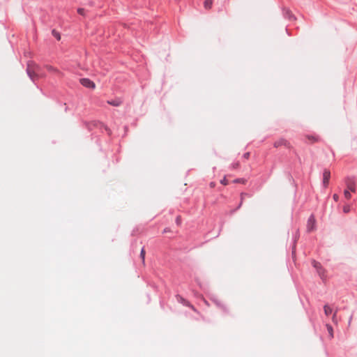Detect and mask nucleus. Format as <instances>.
I'll use <instances>...</instances> for the list:
<instances>
[{
	"label": "nucleus",
	"instance_id": "nucleus-1",
	"mask_svg": "<svg viewBox=\"0 0 357 357\" xmlns=\"http://www.w3.org/2000/svg\"><path fill=\"white\" fill-rule=\"evenodd\" d=\"M312 264L314 268H316L317 273L321 277L322 280L326 279V271L325 269L321 266V264L318 261H316L315 260H313L312 261Z\"/></svg>",
	"mask_w": 357,
	"mask_h": 357
},
{
	"label": "nucleus",
	"instance_id": "nucleus-2",
	"mask_svg": "<svg viewBox=\"0 0 357 357\" xmlns=\"http://www.w3.org/2000/svg\"><path fill=\"white\" fill-rule=\"evenodd\" d=\"M274 147L278 148L280 146H284L287 149H291V145L289 142H288L287 139L281 138L278 140L275 141L273 144Z\"/></svg>",
	"mask_w": 357,
	"mask_h": 357
},
{
	"label": "nucleus",
	"instance_id": "nucleus-3",
	"mask_svg": "<svg viewBox=\"0 0 357 357\" xmlns=\"http://www.w3.org/2000/svg\"><path fill=\"white\" fill-rule=\"evenodd\" d=\"M331 178V172L328 169H324L323 173V185L324 188H327Z\"/></svg>",
	"mask_w": 357,
	"mask_h": 357
},
{
	"label": "nucleus",
	"instance_id": "nucleus-4",
	"mask_svg": "<svg viewBox=\"0 0 357 357\" xmlns=\"http://www.w3.org/2000/svg\"><path fill=\"white\" fill-rule=\"evenodd\" d=\"M80 83L85 87L89 89H94L96 85L93 82L87 78H82L80 79Z\"/></svg>",
	"mask_w": 357,
	"mask_h": 357
},
{
	"label": "nucleus",
	"instance_id": "nucleus-5",
	"mask_svg": "<svg viewBox=\"0 0 357 357\" xmlns=\"http://www.w3.org/2000/svg\"><path fill=\"white\" fill-rule=\"evenodd\" d=\"M316 220L313 215H310L307 220V229L308 231H312L315 228Z\"/></svg>",
	"mask_w": 357,
	"mask_h": 357
},
{
	"label": "nucleus",
	"instance_id": "nucleus-6",
	"mask_svg": "<svg viewBox=\"0 0 357 357\" xmlns=\"http://www.w3.org/2000/svg\"><path fill=\"white\" fill-rule=\"evenodd\" d=\"M346 185H347V188L348 190L352 192H356V184H355V182L351 179V178H347L346 180Z\"/></svg>",
	"mask_w": 357,
	"mask_h": 357
},
{
	"label": "nucleus",
	"instance_id": "nucleus-7",
	"mask_svg": "<svg viewBox=\"0 0 357 357\" xmlns=\"http://www.w3.org/2000/svg\"><path fill=\"white\" fill-rule=\"evenodd\" d=\"M45 68L50 73H54L59 76H63V73L61 72L52 66H46Z\"/></svg>",
	"mask_w": 357,
	"mask_h": 357
},
{
	"label": "nucleus",
	"instance_id": "nucleus-8",
	"mask_svg": "<svg viewBox=\"0 0 357 357\" xmlns=\"http://www.w3.org/2000/svg\"><path fill=\"white\" fill-rule=\"evenodd\" d=\"M305 137L307 139L309 142L311 143V144L317 142L319 141V137L317 136H315V135H307L305 136Z\"/></svg>",
	"mask_w": 357,
	"mask_h": 357
},
{
	"label": "nucleus",
	"instance_id": "nucleus-9",
	"mask_svg": "<svg viewBox=\"0 0 357 357\" xmlns=\"http://www.w3.org/2000/svg\"><path fill=\"white\" fill-rule=\"evenodd\" d=\"M324 314L326 316H329L333 312L332 307L328 304H326L324 306Z\"/></svg>",
	"mask_w": 357,
	"mask_h": 357
},
{
	"label": "nucleus",
	"instance_id": "nucleus-10",
	"mask_svg": "<svg viewBox=\"0 0 357 357\" xmlns=\"http://www.w3.org/2000/svg\"><path fill=\"white\" fill-rule=\"evenodd\" d=\"M213 0H205L204 2V7L206 10H210L213 6Z\"/></svg>",
	"mask_w": 357,
	"mask_h": 357
},
{
	"label": "nucleus",
	"instance_id": "nucleus-11",
	"mask_svg": "<svg viewBox=\"0 0 357 357\" xmlns=\"http://www.w3.org/2000/svg\"><path fill=\"white\" fill-rule=\"evenodd\" d=\"M245 197H249L250 195L248 193H245V192H242L241 194V202H240V204H239V205L238 206V208H239L242 206L243 200H244Z\"/></svg>",
	"mask_w": 357,
	"mask_h": 357
},
{
	"label": "nucleus",
	"instance_id": "nucleus-12",
	"mask_svg": "<svg viewBox=\"0 0 357 357\" xmlns=\"http://www.w3.org/2000/svg\"><path fill=\"white\" fill-rule=\"evenodd\" d=\"M326 328L329 334L330 338L333 337V327L330 324H326Z\"/></svg>",
	"mask_w": 357,
	"mask_h": 357
},
{
	"label": "nucleus",
	"instance_id": "nucleus-13",
	"mask_svg": "<svg viewBox=\"0 0 357 357\" xmlns=\"http://www.w3.org/2000/svg\"><path fill=\"white\" fill-rule=\"evenodd\" d=\"M145 255H146L145 250H144V248H142L141 250V252H140V257L142 260V263L144 265L145 264Z\"/></svg>",
	"mask_w": 357,
	"mask_h": 357
},
{
	"label": "nucleus",
	"instance_id": "nucleus-14",
	"mask_svg": "<svg viewBox=\"0 0 357 357\" xmlns=\"http://www.w3.org/2000/svg\"><path fill=\"white\" fill-rule=\"evenodd\" d=\"M107 102H108V104L115 106V107L119 106L121 104V102L119 100H112V101H108Z\"/></svg>",
	"mask_w": 357,
	"mask_h": 357
},
{
	"label": "nucleus",
	"instance_id": "nucleus-15",
	"mask_svg": "<svg viewBox=\"0 0 357 357\" xmlns=\"http://www.w3.org/2000/svg\"><path fill=\"white\" fill-rule=\"evenodd\" d=\"M344 197L347 199H351V193L349 192V190H345L344 192Z\"/></svg>",
	"mask_w": 357,
	"mask_h": 357
},
{
	"label": "nucleus",
	"instance_id": "nucleus-16",
	"mask_svg": "<svg viewBox=\"0 0 357 357\" xmlns=\"http://www.w3.org/2000/svg\"><path fill=\"white\" fill-rule=\"evenodd\" d=\"M332 321L335 324H337V310H335L333 314V317H332Z\"/></svg>",
	"mask_w": 357,
	"mask_h": 357
},
{
	"label": "nucleus",
	"instance_id": "nucleus-17",
	"mask_svg": "<svg viewBox=\"0 0 357 357\" xmlns=\"http://www.w3.org/2000/svg\"><path fill=\"white\" fill-rule=\"evenodd\" d=\"M52 35L57 39V40H60L61 39V36H60V34L59 33H58L55 30H53L52 31Z\"/></svg>",
	"mask_w": 357,
	"mask_h": 357
},
{
	"label": "nucleus",
	"instance_id": "nucleus-18",
	"mask_svg": "<svg viewBox=\"0 0 357 357\" xmlns=\"http://www.w3.org/2000/svg\"><path fill=\"white\" fill-rule=\"evenodd\" d=\"M77 13L81 15H83L84 16L85 15V10L82 8H79L77 9Z\"/></svg>",
	"mask_w": 357,
	"mask_h": 357
},
{
	"label": "nucleus",
	"instance_id": "nucleus-19",
	"mask_svg": "<svg viewBox=\"0 0 357 357\" xmlns=\"http://www.w3.org/2000/svg\"><path fill=\"white\" fill-rule=\"evenodd\" d=\"M343 211L345 213H347L350 211V207L348 205H346L343 207Z\"/></svg>",
	"mask_w": 357,
	"mask_h": 357
},
{
	"label": "nucleus",
	"instance_id": "nucleus-20",
	"mask_svg": "<svg viewBox=\"0 0 357 357\" xmlns=\"http://www.w3.org/2000/svg\"><path fill=\"white\" fill-rule=\"evenodd\" d=\"M220 183L225 185H227L228 184V181L227 180V178L225 177L223 178V179H222L220 181Z\"/></svg>",
	"mask_w": 357,
	"mask_h": 357
},
{
	"label": "nucleus",
	"instance_id": "nucleus-21",
	"mask_svg": "<svg viewBox=\"0 0 357 357\" xmlns=\"http://www.w3.org/2000/svg\"><path fill=\"white\" fill-rule=\"evenodd\" d=\"M176 222L178 225H181V216H177L176 218Z\"/></svg>",
	"mask_w": 357,
	"mask_h": 357
},
{
	"label": "nucleus",
	"instance_id": "nucleus-22",
	"mask_svg": "<svg viewBox=\"0 0 357 357\" xmlns=\"http://www.w3.org/2000/svg\"><path fill=\"white\" fill-rule=\"evenodd\" d=\"M333 199L335 202H337L338 200V199H339V197H338V195L337 194H334L333 196Z\"/></svg>",
	"mask_w": 357,
	"mask_h": 357
},
{
	"label": "nucleus",
	"instance_id": "nucleus-23",
	"mask_svg": "<svg viewBox=\"0 0 357 357\" xmlns=\"http://www.w3.org/2000/svg\"><path fill=\"white\" fill-rule=\"evenodd\" d=\"M209 185H210L211 188H214L215 185V183L214 182H211Z\"/></svg>",
	"mask_w": 357,
	"mask_h": 357
},
{
	"label": "nucleus",
	"instance_id": "nucleus-24",
	"mask_svg": "<svg viewBox=\"0 0 357 357\" xmlns=\"http://www.w3.org/2000/svg\"><path fill=\"white\" fill-rule=\"evenodd\" d=\"M235 183H239V182H243L244 183V181H243L242 179H236L234 181Z\"/></svg>",
	"mask_w": 357,
	"mask_h": 357
},
{
	"label": "nucleus",
	"instance_id": "nucleus-25",
	"mask_svg": "<svg viewBox=\"0 0 357 357\" xmlns=\"http://www.w3.org/2000/svg\"><path fill=\"white\" fill-rule=\"evenodd\" d=\"M249 155H250V153H245L244 154V158H249Z\"/></svg>",
	"mask_w": 357,
	"mask_h": 357
},
{
	"label": "nucleus",
	"instance_id": "nucleus-26",
	"mask_svg": "<svg viewBox=\"0 0 357 357\" xmlns=\"http://www.w3.org/2000/svg\"><path fill=\"white\" fill-rule=\"evenodd\" d=\"M238 165H239V164H238V163H236V164H234V165H233V167H234V168H238Z\"/></svg>",
	"mask_w": 357,
	"mask_h": 357
}]
</instances>
